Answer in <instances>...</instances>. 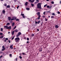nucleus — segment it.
<instances>
[{"mask_svg": "<svg viewBox=\"0 0 61 61\" xmlns=\"http://www.w3.org/2000/svg\"><path fill=\"white\" fill-rule=\"evenodd\" d=\"M15 40L16 42H19V41L20 40V38L18 37H17L15 39Z\"/></svg>", "mask_w": 61, "mask_h": 61, "instance_id": "1", "label": "nucleus"}, {"mask_svg": "<svg viewBox=\"0 0 61 61\" xmlns=\"http://www.w3.org/2000/svg\"><path fill=\"white\" fill-rule=\"evenodd\" d=\"M37 8H41V5L40 3H38L37 5Z\"/></svg>", "mask_w": 61, "mask_h": 61, "instance_id": "2", "label": "nucleus"}, {"mask_svg": "<svg viewBox=\"0 0 61 61\" xmlns=\"http://www.w3.org/2000/svg\"><path fill=\"white\" fill-rule=\"evenodd\" d=\"M20 35H21V33L20 32H19L18 34L16 36L17 37H18Z\"/></svg>", "mask_w": 61, "mask_h": 61, "instance_id": "3", "label": "nucleus"}, {"mask_svg": "<svg viewBox=\"0 0 61 61\" xmlns=\"http://www.w3.org/2000/svg\"><path fill=\"white\" fill-rule=\"evenodd\" d=\"M47 8H49V9H51L52 8V6H51L50 7L49 5H47Z\"/></svg>", "mask_w": 61, "mask_h": 61, "instance_id": "4", "label": "nucleus"}, {"mask_svg": "<svg viewBox=\"0 0 61 61\" xmlns=\"http://www.w3.org/2000/svg\"><path fill=\"white\" fill-rule=\"evenodd\" d=\"M21 15H22L23 16V18H25V16L24 15V14H21Z\"/></svg>", "mask_w": 61, "mask_h": 61, "instance_id": "5", "label": "nucleus"}, {"mask_svg": "<svg viewBox=\"0 0 61 61\" xmlns=\"http://www.w3.org/2000/svg\"><path fill=\"white\" fill-rule=\"evenodd\" d=\"M4 28H5L6 29H8V26H4Z\"/></svg>", "mask_w": 61, "mask_h": 61, "instance_id": "6", "label": "nucleus"}, {"mask_svg": "<svg viewBox=\"0 0 61 61\" xmlns=\"http://www.w3.org/2000/svg\"><path fill=\"white\" fill-rule=\"evenodd\" d=\"M13 45H10V48H11V49H13Z\"/></svg>", "mask_w": 61, "mask_h": 61, "instance_id": "7", "label": "nucleus"}, {"mask_svg": "<svg viewBox=\"0 0 61 61\" xmlns=\"http://www.w3.org/2000/svg\"><path fill=\"white\" fill-rule=\"evenodd\" d=\"M5 10H3L2 11V13L3 14H5Z\"/></svg>", "mask_w": 61, "mask_h": 61, "instance_id": "8", "label": "nucleus"}, {"mask_svg": "<svg viewBox=\"0 0 61 61\" xmlns=\"http://www.w3.org/2000/svg\"><path fill=\"white\" fill-rule=\"evenodd\" d=\"M25 6H27L28 5V2H26L25 3Z\"/></svg>", "mask_w": 61, "mask_h": 61, "instance_id": "9", "label": "nucleus"}, {"mask_svg": "<svg viewBox=\"0 0 61 61\" xmlns=\"http://www.w3.org/2000/svg\"><path fill=\"white\" fill-rule=\"evenodd\" d=\"M55 27L56 28H58V27H59L58 26V25H56L55 26Z\"/></svg>", "mask_w": 61, "mask_h": 61, "instance_id": "10", "label": "nucleus"}, {"mask_svg": "<svg viewBox=\"0 0 61 61\" xmlns=\"http://www.w3.org/2000/svg\"><path fill=\"white\" fill-rule=\"evenodd\" d=\"M11 27L10 26L9 27H8V29H11Z\"/></svg>", "mask_w": 61, "mask_h": 61, "instance_id": "11", "label": "nucleus"}, {"mask_svg": "<svg viewBox=\"0 0 61 61\" xmlns=\"http://www.w3.org/2000/svg\"><path fill=\"white\" fill-rule=\"evenodd\" d=\"M8 20H9V21H10L11 19V18L9 16L8 17Z\"/></svg>", "mask_w": 61, "mask_h": 61, "instance_id": "12", "label": "nucleus"}, {"mask_svg": "<svg viewBox=\"0 0 61 61\" xmlns=\"http://www.w3.org/2000/svg\"><path fill=\"white\" fill-rule=\"evenodd\" d=\"M14 32H15V31H12V32L11 33L12 35H14Z\"/></svg>", "mask_w": 61, "mask_h": 61, "instance_id": "13", "label": "nucleus"}, {"mask_svg": "<svg viewBox=\"0 0 61 61\" xmlns=\"http://www.w3.org/2000/svg\"><path fill=\"white\" fill-rule=\"evenodd\" d=\"M15 25V22H13L12 23V26H14Z\"/></svg>", "mask_w": 61, "mask_h": 61, "instance_id": "14", "label": "nucleus"}, {"mask_svg": "<svg viewBox=\"0 0 61 61\" xmlns=\"http://www.w3.org/2000/svg\"><path fill=\"white\" fill-rule=\"evenodd\" d=\"M26 9L27 10H30V9L29 8L27 7L26 8Z\"/></svg>", "mask_w": 61, "mask_h": 61, "instance_id": "15", "label": "nucleus"}, {"mask_svg": "<svg viewBox=\"0 0 61 61\" xmlns=\"http://www.w3.org/2000/svg\"><path fill=\"white\" fill-rule=\"evenodd\" d=\"M15 32H16V33H17L18 32V30L17 29H16L15 30Z\"/></svg>", "mask_w": 61, "mask_h": 61, "instance_id": "16", "label": "nucleus"}, {"mask_svg": "<svg viewBox=\"0 0 61 61\" xmlns=\"http://www.w3.org/2000/svg\"><path fill=\"white\" fill-rule=\"evenodd\" d=\"M40 17H41V16L40 15H39L38 17V19H40Z\"/></svg>", "mask_w": 61, "mask_h": 61, "instance_id": "17", "label": "nucleus"}, {"mask_svg": "<svg viewBox=\"0 0 61 61\" xmlns=\"http://www.w3.org/2000/svg\"><path fill=\"white\" fill-rule=\"evenodd\" d=\"M37 15H40V12H38L37 13Z\"/></svg>", "mask_w": 61, "mask_h": 61, "instance_id": "18", "label": "nucleus"}, {"mask_svg": "<svg viewBox=\"0 0 61 61\" xmlns=\"http://www.w3.org/2000/svg\"><path fill=\"white\" fill-rule=\"evenodd\" d=\"M37 3H38V1H36L34 2V4H36Z\"/></svg>", "mask_w": 61, "mask_h": 61, "instance_id": "19", "label": "nucleus"}, {"mask_svg": "<svg viewBox=\"0 0 61 61\" xmlns=\"http://www.w3.org/2000/svg\"><path fill=\"white\" fill-rule=\"evenodd\" d=\"M42 51V49H39V52H41Z\"/></svg>", "mask_w": 61, "mask_h": 61, "instance_id": "20", "label": "nucleus"}, {"mask_svg": "<svg viewBox=\"0 0 61 61\" xmlns=\"http://www.w3.org/2000/svg\"><path fill=\"white\" fill-rule=\"evenodd\" d=\"M13 18L14 19V20H15V19H16V17H13Z\"/></svg>", "mask_w": 61, "mask_h": 61, "instance_id": "21", "label": "nucleus"}, {"mask_svg": "<svg viewBox=\"0 0 61 61\" xmlns=\"http://www.w3.org/2000/svg\"><path fill=\"white\" fill-rule=\"evenodd\" d=\"M6 7L7 8H9L10 7V6L9 5H8Z\"/></svg>", "mask_w": 61, "mask_h": 61, "instance_id": "22", "label": "nucleus"}, {"mask_svg": "<svg viewBox=\"0 0 61 61\" xmlns=\"http://www.w3.org/2000/svg\"><path fill=\"white\" fill-rule=\"evenodd\" d=\"M5 48H4V49H3H3H2L1 50L2 51H4V50H5Z\"/></svg>", "mask_w": 61, "mask_h": 61, "instance_id": "23", "label": "nucleus"}, {"mask_svg": "<svg viewBox=\"0 0 61 61\" xmlns=\"http://www.w3.org/2000/svg\"><path fill=\"white\" fill-rule=\"evenodd\" d=\"M40 20H39V21H38L37 22V23L38 24H39V23H40Z\"/></svg>", "mask_w": 61, "mask_h": 61, "instance_id": "24", "label": "nucleus"}, {"mask_svg": "<svg viewBox=\"0 0 61 61\" xmlns=\"http://www.w3.org/2000/svg\"><path fill=\"white\" fill-rule=\"evenodd\" d=\"M34 1H35V0H31V2H30L34 3Z\"/></svg>", "mask_w": 61, "mask_h": 61, "instance_id": "25", "label": "nucleus"}, {"mask_svg": "<svg viewBox=\"0 0 61 61\" xmlns=\"http://www.w3.org/2000/svg\"><path fill=\"white\" fill-rule=\"evenodd\" d=\"M47 4L45 5L44 6V7H46V6H47Z\"/></svg>", "mask_w": 61, "mask_h": 61, "instance_id": "26", "label": "nucleus"}, {"mask_svg": "<svg viewBox=\"0 0 61 61\" xmlns=\"http://www.w3.org/2000/svg\"><path fill=\"white\" fill-rule=\"evenodd\" d=\"M10 25V23H7L6 24V25Z\"/></svg>", "mask_w": 61, "mask_h": 61, "instance_id": "27", "label": "nucleus"}, {"mask_svg": "<svg viewBox=\"0 0 61 61\" xmlns=\"http://www.w3.org/2000/svg\"><path fill=\"white\" fill-rule=\"evenodd\" d=\"M31 5L32 6H34V5L33 4H31Z\"/></svg>", "mask_w": 61, "mask_h": 61, "instance_id": "28", "label": "nucleus"}, {"mask_svg": "<svg viewBox=\"0 0 61 61\" xmlns=\"http://www.w3.org/2000/svg\"><path fill=\"white\" fill-rule=\"evenodd\" d=\"M27 41H29V39L28 38H27Z\"/></svg>", "mask_w": 61, "mask_h": 61, "instance_id": "29", "label": "nucleus"}, {"mask_svg": "<svg viewBox=\"0 0 61 61\" xmlns=\"http://www.w3.org/2000/svg\"><path fill=\"white\" fill-rule=\"evenodd\" d=\"M51 3L52 4H54V1H51Z\"/></svg>", "mask_w": 61, "mask_h": 61, "instance_id": "30", "label": "nucleus"}, {"mask_svg": "<svg viewBox=\"0 0 61 61\" xmlns=\"http://www.w3.org/2000/svg\"><path fill=\"white\" fill-rule=\"evenodd\" d=\"M4 5L5 6H6L7 5V4H6L5 3V4H4Z\"/></svg>", "mask_w": 61, "mask_h": 61, "instance_id": "31", "label": "nucleus"}, {"mask_svg": "<svg viewBox=\"0 0 61 61\" xmlns=\"http://www.w3.org/2000/svg\"><path fill=\"white\" fill-rule=\"evenodd\" d=\"M19 20L18 19H17L16 20V21H19Z\"/></svg>", "mask_w": 61, "mask_h": 61, "instance_id": "32", "label": "nucleus"}, {"mask_svg": "<svg viewBox=\"0 0 61 61\" xmlns=\"http://www.w3.org/2000/svg\"><path fill=\"white\" fill-rule=\"evenodd\" d=\"M52 15H55V14L54 13H53L52 14Z\"/></svg>", "mask_w": 61, "mask_h": 61, "instance_id": "33", "label": "nucleus"}, {"mask_svg": "<svg viewBox=\"0 0 61 61\" xmlns=\"http://www.w3.org/2000/svg\"><path fill=\"white\" fill-rule=\"evenodd\" d=\"M3 38V36H2L1 37H0V38Z\"/></svg>", "mask_w": 61, "mask_h": 61, "instance_id": "34", "label": "nucleus"}, {"mask_svg": "<svg viewBox=\"0 0 61 61\" xmlns=\"http://www.w3.org/2000/svg\"><path fill=\"white\" fill-rule=\"evenodd\" d=\"M22 55H25V53H22Z\"/></svg>", "mask_w": 61, "mask_h": 61, "instance_id": "35", "label": "nucleus"}, {"mask_svg": "<svg viewBox=\"0 0 61 61\" xmlns=\"http://www.w3.org/2000/svg\"><path fill=\"white\" fill-rule=\"evenodd\" d=\"M3 29L2 28H1V30H0V31H3Z\"/></svg>", "mask_w": 61, "mask_h": 61, "instance_id": "36", "label": "nucleus"}, {"mask_svg": "<svg viewBox=\"0 0 61 61\" xmlns=\"http://www.w3.org/2000/svg\"><path fill=\"white\" fill-rule=\"evenodd\" d=\"M16 26H15V27H14V30L15 29V28H16Z\"/></svg>", "mask_w": 61, "mask_h": 61, "instance_id": "37", "label": "nucleus"}, {"mask_svg": "<svg viewBox=\"0 0 61 61\" xmlns=\"http://www.w3.org/2000/svg\"><path fill=\"white\" fill-rule=\"evenodd\" d=\"M2 48L4 49V48H5V46H2Z\"/></svg>", "mask_w": 61, "mask_h": 61, "instance_id": "38", "label": "nucleus"}, {"mask_svg": "<svg viewBox=\"0 0 61 61\" xmlns=\"http://www.w3.org/2000/svg\"><path fill=\"white\" fill-rule=\"evenodd\" d=\"M31 36H34V34H32L31 35Z\"/></svg>", "mask_w": 61, "mask_h": 61, "instance_id": "39", "label": "nucleus"}, {"mask_svg": "<svg viewBox=\"0 0 61 61\" xmlns=\"http://www.w3.org/2000/svg\"><path fill=\"white\" fill-rule=\"evenodd\" d=\"M19 57L20 58V59H22V56H19Z\"/></svg>", "mask_w": 61, "mask_h": 61, "instance_id": "40", "label": "nucleus"}, {"mask_svg": "<svg viewBox=\"0 0 61 61\" xmlns=\"http://www.w3.org/2000/svg\"><path fill=\"white\" fill-rule=\"evenodd\" d=\"M8 41L9 42V43H11V41H10L9 40Z\"/></svg>", "mask_w": 61, "mask_h": 61, "instance_id": "41", "label": "nucleus"}, {"mask_svg": "<svg viewBox=\"0 0 61 61\" xmlns=\"http://www.w3.org/2000/svg\"><path fill=\"white\" fill-rule=\"evenodd\" d=\"M3 35V33H0V35Z\"/></svg>", "mask_w": 61, "mask_h": 61, "instance_id": "42", "label": "nucleus"}, {"mask_svg": "<svg viewBox=\"0 0 61 61\" xmlns=\"http://www.w3.org/2000/svg\"><path fill=\"white\" fill-rule=\"evenodd\" d=\"M45 19L46 20H45V21H47V20H48L47 19H46V18Z\"/></svg>", "mask_w": 61, "mask_h": 61, "instance_id": "43", "label": "nucleus"}, {"mask_svg": "<svg viewBox=\"0 0 61 61\" xmlns=\"http://www.w3.org/2000/svg\"><path fill=\"white\" fill-rule=\"evenodd\" d=\"M5 39L6 40H8V38H6Z\"/></svg>", "mask_w": 61, "mask_h": 61, "instance_id": "44", "label": "nucleus"}, {"mask_svg": "<svg viewBox=\"0 0 61 61\" xmlns=\"http://www.w3.org/2000/svg\"><path fill=\"white\" fill-rule=\"evenodd\" d=\"M53 17H54L53 16H52L51 17V18H53Z\"/></svg>", "mask_w": 61, "mask_h": 61, "instance_id": "45", "label": "nucleus"}, {"mask_svg": "<svg viewBox=\"0 0 61 61\" xmlns=\"http://www.w3.org/2000/svg\"><path fill=\"white\" fill-rule=\"evenodd\" d=\"M46 14V12L45 11L43 12V14L45 15Z\"/></svg>", "mask_w": 61, "mask_h": 61, "instance_id": "46", "label": "nucleus"}, {"mask_svg": "<svg viewBox=\"0 0 61 61\" xmlns=\"http://www.w3.org/2000/svg\"><path fill=\"white\" fill-rule=\"evenodd\" d=\"M11 20H14V19H11Z\"/></svg>", "mask_w": 61, "mask_h": 61, "instance_id": "47", "label": "nucleus"}, {"mask_svg": "<svg viewBox=\"0 0 61 61\" xmlns=\"http://www.w3.org/2000/svg\"><path fill=\"white\" fill-rule=\"evenodd\" d=\"M35 24H37V22L36 21H35Z\"/></svg>", "mask_w": 61, "mask_h": 61, "instance_id": "48", "label": "nucleus"}, {"mask_svg": "<svg viewBox=\"0 0 61 61\" xmlns=\"http://www.w3.org/2000/svg\"><path fill=\"white\" fill-rule=\"evenodd\" d=\"M58 14H60V12L59 11L58 12Z\"/></svg>", "mask_w": 61, "mask_h": 61, "instance_id": "49", "label": "nucleus"}, {"mask_svg": "<svg viewBox=\"0 0 61 61\" xmlns=\"http://www.w3.org/2000/svg\"><path fill=\"white\" fill-rule=\"evenodd\" d=\"M19 7V5H18L17 7V9H18V7Z\"/></svg>", "mask_w": 61, "mask_h": 61, "instance_id": "50", "label": "nucleus"}, {"mask_svg": "<svg viewBox=\"0 0 61 61\" xmlns=\"http://www.w3.org/2000/svg\"><path fill=\"white\" fill-rule=\"evenodd\" d=\"M14 37H13L12 38H11V40H13V39H14Z\"/></svg>", "mask_w": 61, "mask_h": 61, "instance_id": "51", "label": "nucleus"}, {"mask_svg": "<svg viewBox=\"0 0 61 61\" xmlns=\"http://www.w3.org/2000/svg\"><path fill=\"white\" fill-rule=\"evenodd\" d=\"M3 57V56H2V55H1L0 56V58H1V57Z\"/></svg>", "mask_w": 61, "mask_h": 61, "instance_id": "52", "label": "nucleus"}, {"mask_svg": "<svg viewBox=\"0 0 61 61\" xmlns=\"http://www.w3.org/2000/svg\"><path fill=\"white\" fill-rule=\"evenodd\" d=\"M32 0H29V2H31V1Z\"/></svg>", "mask_w": 61, "mask_h": 61, "instance_id": "53", "label": "nucleus"}, {"mask_svg": "<svg viewBox=\"0 0 61 61\" xmlns=\"http://www.w3.org/2000/svg\"><path fill=\"white\" fill-rule=\"evenodd\" d=\"M29 41H27V42L26 43H29Z\"/></svg>", "mask_w": 61, "mask_h": 61, "instance_id": "54", "label": "nucleus"}, {"mask_svg": "<svg viewBox=\"0 0 61 61\" xmlns=\"http://www.w3.org/2000/svg\"><path fill=\"white\" fill-rule=\"evenodd\" d=\"M4 42H6V40H4Z\"/></svg>", "mask_w": 61, "mask_h": 61, "instance_id": "55", "label": "nucleus"}, {"mask_svg": "<svg viewBox=\"0 0 61 61\" xmlns=\"http://www.w3.org/2000/svg\"><path fill=\"white\" fill-rule=\"evenodd\" d=\"M9 55H10V56H12V54H10Z\"/></svg>", "mask_w": 61, "mask_h": 61, "instance_id": "56", "label": "nucleus"}, {"mask_svg": "<svg viewBox=\"0 0 61 61\" xmlns=\"http://www.w3.org/2000/svg\"><path fill=\"white\" fill-rule=\"evenodd\" d=\"M14 0L15 1V2H16V0Z\"/></svg>", "mask_w": 61, "mask_h": 61, "instance_id": "57", "label": "nucleus"}, {"mask_svg": "<svg viewBox=\"0 0 61 61\" xmlns=\"http://www.w3.org/2000/svg\"><path fill=\"white\" fill-rule=\"evenodd\" d=\"M37 31H39V29H37Z\"/></svg>", "mask_w": 61, "mask_h": 61, "instance_id": "58", "label": "nucleus"}, {"mask_svg": "<svg viewBox=\"0 0 61 61\" xmlns=\"http://www.w3.org/2000/svg\"><path fill=\"white\" fill-rule=\"evenodd\" d=\"M36 1H37V2H39V0H36Z\"/></svg>", "mask_w": 61, "mask_h": 61, "instance_id": "59", "label": "nucleus"}, {"mask_svg": "<svg viewBox=\"0 0 61 61\" xmlns=\"http://www.w3.org/2000/svg\"><path fill=\"white\" fill-rule=\"evenodd\" d=\"M15 59H16V61H17V58H16Z\"/></svg>", "mask_w": 61, "mask_h": 61, "instance_id": "60", "label": "nucleus"}, {"mask_svg": "<svg viewBox=\"0 0 61 61\" xmlns=\"http://www.w3.org/2000/svg\"><path fill=\"white\" fill-rule=\"evenodd\" d=\"M8 34H10V32H8Z\"/></svg>", "mask_w": 61, "mask_h": 61, "instance_id": "61", "label": "nucleus"}, {"mask_svg": "<svg viewBox=\"0 0 61 61\" xmlns=\"http://www.w3.org/2000/svg\"><path fill=\"white\" fill-rule=\"evenodd\" d=\"M49 0H46V1H48Z\"/></svg>", "mask_w": 61, "mask_h": 61, "instance_id": "62", "label": "nucleus"}, {"mask_svg": "<svg viewBox=\"0 0 61 61\" xmlns=\"http://www.w3.org/2000/svg\"><path fill=\"white\" fill-rule=\"evenodd\" d=\"M44 56H45L44 55H43V57H44Z\"/></svg>", "mask_w": 61, "mask_h": 61, "instance_id": "63", "label": "nucleus"}, {"mask_svg": "<svg viewBox=\"0 0 61 61\" xmlns=\"http://www.w3.org/2000/svg\"><path fill=\"white\" fill-rule=\"evenodd\" d=\"M60 4H61V1H60Z\"/></svg>", "mask_w": 61, "mask_h": 61, "instance_id": "64", "label": "nucleus"}]
</instances>
